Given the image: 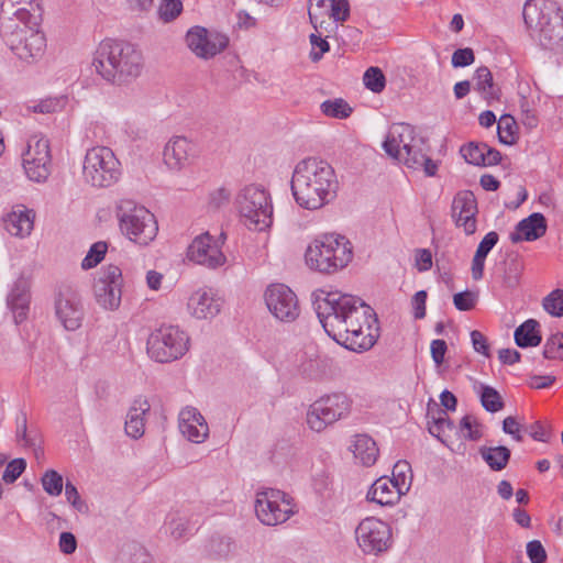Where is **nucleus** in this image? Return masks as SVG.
<instances>
[{"mask_svg": "<svg viewBox=\"0 0 563 563\" xmlns=\"http://www.w3.org/2000/svg\"><path fill=\"white\" fill-rule=\"evenodd\" d=\"M312 51L310 52V58L312 62H318L322 58L323 54L330 49V45L325 38L321 37V34H310L309 36Z\"/></svg>", "mask_w": 563, "mask_h": 563, "instance_id": "obj_54", "label": "nucleus"}, {"mask_svg": "<svg viewBox=\"0 0 563 563\" xmlns=\"http://www.w3.org/2000/svg\"><path fill=\"white\" fill-rule=\"evenodd\" d=\"M58 547L64 554H73L77 549V539L71 532H62Z\"/></svg>", "mask_w": 563, "mask_h": 563, "instance_id": "obj_64", "label": "nucleus"}, {"mask_svg": "<svg viewBox=\"0 0 563 563\" xmlns=\"http://www.w3.org/2000/svg\"><path fill=\"white\" fill-rule=\"evenodd\" d=\"M478 212L475 195L471 190L459 191L452 201V218L457 228L471 235L476 231Z\"/></svg>", "mask_w": 563, "mask_h": 563, "instance_id": "obj_21", "label": "nucleus"}, {"mask_svg": "<svg viewBox=\"0 0 563 563\" xmlns=\"http://www.w3.org/2000/svg\"><path fill=\"white\" fill-rule=\"evenodd\" d=\"M65 497H66L67 501L77 511L84 514L88 510L87 504L84 500H81L76 486L70 482H66V484H65Z\"/></svg>", "mask_w": 563, "mask_h": 563, "instance_id": "obj_55", "label": "nucleus"}, {"mask_svg": "<svg viewBox=\"0 0 563 563\" xmlns=\"http://www.w3.org/2000/svg\"><path fill=\"white\" fill-rule=\"evenodd\" d=\"M547 232V221L542 213L534 212L528 218L521 220L514 232L510 233V241L518 243L522 240L534 241L543 236Z\"/></svg>", "mask_w": 563, "mask_h": 563, "instance_id": "obj_26", "label": "nucleus"}, {"mask_svg": "<svg viewBox=\"0 0 563 563\" xmlns=\"http://www.w3.org/2000/svg\"><path fill=\"white\" fill-rule=\"evenodd\" d=\"M233 542L228 537H212L208 544V552L214 559H224L228 558L232 552Z\"/></svg>", "mask_w": 563, "mask_h": 563, "instance_id": "obj_41", "label": "nucleus"}, {"mask_svg": "<svg viewBox=\"0 0 563 563\" xmlns=\"http://www.w3.org/2000/svg\"><path fill=\"white\" fill-rule=\"evenodd\" d=\"M499 236L495 231L488 232L479 242L475 253H477L478 256L483 255L486 257L492 249L497 244Z\"/></svg>", "mask_w": 563, "mask_h": 563, "instance_id": "obj_62", "label": "nucleus"}, {"mask_svg": "<svg viewBox=\"0 0 563 563\" xmlns=\"http://www.w3.org/2000/svg\"><path fill=\"white\" fill-rule=\"evenodd\" d=\"M108 250V245L106 242L99 241L91 245L87 255L81 262V267L84 269H90L97 266L104 257Z\"/></svg>", "mask_w": 563, "mask_h": 563, "instance_id": "obj_48", "label": "nucleus"}, {"mask_svg": "<svg viewBox=\"0 0 563 563\" xmlns=\"http://www.w3.org/2000/svg\"><path fill=\"white\" fill-rule=\"evenodd\" d=\"M329 4L330 0H309L308 15L317 32L323 26L324 21L319 22V18L328 12Z\"/></svg>", "mask_w": 563, "mask_h": 563, "instance_id": "obj_46", "label": "nucleus"}, {"mask_svg": "<svg viewBox=\"0 0 563 563\" xmlns=\"http://www.w3.org/2000/svg\"><path fill=\"white\" fill-rule=\"evenodd\" d=\"M179 430L194 443H201L209 435L207 421L195 407H186L179 412Z\"/></svg>", "mask_w": 563, "mask_h": 563, "instance_id": "obj_23", "label": "nucleus"}, {"mask_svg": "<svg viewBox=\"0 0 563 563\" xmlns=\"http://www.w3.org/2000/svg\"><path fill=\"white\" fill-rule=\"evenodd\" d=\"M475 55L472 48H459L452 54V66L455 68L466 67L474 63Z\"/></svg>", "mask_w": 563, "mask_h": 563, "instance_id": "obj_58", "label": "nucleus"}, {"mask_svg": "<svg viewBox=\"0 0 563 563\" xmlns=\"http://www.w3.org/2000/svg\"><path fill=\"white\" fill-rule=\"evenodd\" d=\"M255 512L258 520L266 526H277L294 514L287 495L278 489L267 488L256 494Z\"/></svg>", "mask_w": 563, "mask_h": 563, "instance_id": "obj_14", "label": "nucleus"}, {"mask_svg": "<svg viewBox=\"0 0 563 563\" xmlns=\"http://www.w3.org/2000/svg\"><path fill=\"white\" fill-rule=\"evenodd\" d=\"M404 493L388 477L376 479L369 487L366 498L382 506L394 505Z\"/></svg>", "mask_w": 563, "mask_h": 563, "instance_id": "obj_28", "label": "nucleus"}, {"mask_svg": "<svg viewBox=\"0 0 563 563\" xmlns=\"http://www.w3.org/2000/svg\"><path fill=\"white\" fill-rule=\"evenodd\" d=\"M527 555L531 563H545L547 551L539 540H532L527 543Z\"/></svg>", "mask_w": 563, "mask_h": 563, "instance_id": "obj_59", "label": "nucleus"}, {"mask_svg": "<svg viewBox=\"0 0 563 563\" xmlns=\"http://www.w3.org/2000/svg\"><path fill=\"white\" fill-rule=\"evenodd\" d=\"M186 42L197 57L209 59L227 48L229 38L221 33L195 26L187 32Z\"/></svg>", "mask_w": 563, "mask_h": 563, "instance_id": "obj_19", "label": "nucleus"}, {"mask_svg": "<svg viewBox=\"0 0 563 563\" xmlns=\"http://www.w3.org/2000/svg\"><path fill=\"white\" fill-rule=\"evenodd\" d=\"M225 234L222 232L218 239L205 232L194 239L188 246L187 257L199 265L208 268H217L225 263V256L221 251L224 244Z\"/></svg>", "mask_w": 563, "mask_h": 563, "instance_id": "obj_16", "label": "nucleus"}, {"mask_svg": "<svg viewBox=\"0 0 563 563\" xmlns=\"http://www.w3.org/2000/svg\"><path fill=\"white\" fill-rule=\"evenodd\" d=\"M522 15L529 35L542 48L563 52V9L553 0H527Z\"/></svg>", "mask_w": 563, "mask_h": 563, "instance_id": "obj_4", "label": "nucleus"}, {"mask_svg": "<svg viewBox=\"0 0 563 563\" xmlns=\"http://www.w3.org/2000/svg\"><path fill=\"white\" fill-rule=\"evenodd\" d=\"M516 129V121L510 114L501 115L497 126L499 142L505 145L515 144L517 141Z\"/></svg>", "mask_w": 563, "mask_h": 563, "instance_id": "obj_38", "label": "nucleus"}, {"mask_svg": "<svg viewBox=\"0 0 563 563\" xmlns=\"http://www.w3.org/2000/svg\"><path fill=\"white\" fill-rule=\"evenodd\" d=\"M41 483L43 489L49 496L56 497L59 496L63 492V477L58 472L54 470H47L43 474Z\"/></svg>", "mask_w": 563, "mask_h": 563, "instance_id": "obj_42", "label": "nucleus"}, {"mask_svg": "<svg viewBox=\"0 0 563 563\" xmlns=\"http://www.w3.org/2000/svg\"><path fill=\"white\" fill-rule=\"evenodd\" d=\"M23 156L37 159V163H41V159L52 162L48 140L44 136H32Z\"/></svg>", "mask_w": 563, "mask_h": 563, "instance_id": "obj_36", "label": "nucleus"}, {"mask_svg": "<svg viewBox=\"0 0 563 563\" xmlns=\"http://www.w3.org/2000/svg\"><path fill=\"white\" fill-rule=\"evenodd\" d=\"M542 306L544 310L556 318L563 316V290L558 288L552 290L543 298Z\"/></svg>", "mask_w": 563, "mask_h": 563, "instance_id": "obj_44", "label": "nucleus"}, {"mask_svg": "<svg viewBox=\"0 0 563 563\" xmlns=\"http://www.w3.org/2000/svg\"><path fill=\"white\" fill-rule=\"evenodd\" d=\"M427 419L430 434L444 443V440L441 438V435L445 432V430H452L454 428V424L449 418L446 411L437 404H429L427 410Z\"/></svg>", "mask_w": 563, "mask_h": 563, "instance_id": "obj_31", "label": "nucleus"}, {"mask_svg": "<svg viewBox=\"0 0 563 563\" xmlns=\"http://www.w3.org/2000/svg\"><path fill=\"white\" fill-rule=\"evenodd\" d=\"M188 530V521L186 517L178 512L168 514L165 520V532L174 539H179Z\"/></svg>", "mask_w": 563, "mask_h": 563, "instance_id": "obj_40", "label": "nucleus"}, {"mask_svg": "<svg viewBox=\"0 0 563 563\" xmlns=\"http://www.w3.org/2000/svg\"><path fill=\"white\" fill-rule=\"evenodd\" d=\"M477 296L468 290L457 292L453 296V303L460 311H468L474 308Z\"/></svg>", "mask_w": 563, "mask_h": 563, "instance_id": "obj_57", "label": "nucleus"}, {"mask_svg": "<svg viewBox=\"0 0 563 563\" xmlns=\"http://www.w3.org/2000/svg\"><path fill=\"white\" fill-rule=\"evenodd\" d=\"M43 9L40 0H2L0 20L20 25H41Z\"/></svg>", "mask_w": 563, "mask_h": 563, "instance_id": "obj_20", "label": "nucleus"}, {"mask_svg": "<svg viewBox=\"0 0 563 563\" xmlns=\"http://www.w3.org/2000/svg\"><path fill=\"white\" fill-rule=\"evenodd\" d=\"M479 398L483 408L488 412H497L504 408L503 398L494 387L482 385Z\"/></svg>", "mask_w": 563, "mask_h": 563, "instance_id": "obj_39", "label": "nucleus"}, {"mask_svg": "<svg viewBox=\"0 0 563 563\" xmlns=\"http://www.w3.org/2000/svg\"><path fill=\"white\" fill-rule=\"evenodd\" d=\"M410 472V466L407 462H397L393 468V481L397 483V487L405 494L409 489L410 476L407 473Z\"/></svg>", "mask_w": 563, "mask_h": 563, "instance_id": "obj_52", "label": "nucleus"}, {"mask_svg": "<svg viewBox=\"0 0 563 563\" xmlns=\"http://www.w3.org/2000/svg\"><path fill=\"white\" fill-rule=\"evenodd\" d=\"M383 147L390 157L406 167L413 170L422 169L428 177L437 175L438 164L426 154V142L423 137L416 134L412 125L393 124Z\"/></svg>", "mask_w": 563, "mask_h": 563, "instance_id": "obj_5", "label": "nucleus"}, {"mask_svg": "<svg viewBox=\"0 0 563 563\" xmlns=\"http://www.w3.org/2000/svg\"><path fill=\"white\" fill-rule=\"evenodd\" d=\"M521 429L522 427L515 417H506L503 421V431L510 434L517 442L522 441Z\"/></svg>", "mask_w": 563, "mask_h": 563, "instance_id": "obj_61", "label": "nucleus"}, {"mask_svg": "<svg viewBox=\"0 0 563 563\" xmlns=\"http://www.w3.org/2000/svg\"><path fill=\"white\" fill-rule=\"evenodd\" d=\"M320 109L324 115L335 119H345L352 113V108L342 98L325 100L321 103Z\"/></svg>", "mask_w": 563, "mask_h": 563, "instance_id": "obj_37", "label": "nucleus"}, {"mask_svg": "<svg viewBox=\"0 0 563 563\" xmlns=\"http://www.w3.org/2000/svg\"><path fill=\"white\" fill-rule=\"evenodd\" d=\"M235 203L243 223L250 230L262 232L273 224V202L264 186H244L236 195Z\"/></svg>", "mask_w": 563, "mask_h": 563, "instance_id": "obj_7", "label": "nucleus"}, {"mask_svg": "<svg viewBox=\"0 0 563 563\" xmlns=\"http://www.w3.org/2000/svg\"><path fill=\"white\" fill-rule=\"evenodd\" d=\"M231 198V192L224 188L220 187L214 189L209 195V206L214 209H219L229 203Z\"/></svg>", "mask_w": 563, "mask_h": 563, "instance_id": "obj_60", "label": "nucleus"}, {"mask_svg": "<svg viewBox=\"0 0 563 563\" xmlns=\"http://www.w3.org/2000/svg\"><path fill=\"white\" fill-rule=\"evenodd\" d=\"M474 89L482 96V98L490 104L500 98V89L495 85L492 71L486 67H478L474 75Z\"/></svg>", "mask_w": 563, "mask_h": 563, "instance_id": "obj_30", "label": "nucleus"}, {"mask_svg": "<svg viewBox=\"0 0 563 563\" xmlns=\"http://www.w3.org/2000/svg\"><path fill=\"white\" fill-rule=\"evenodd\" d=\"M188 309L197 319H210L220 312L221 299L211 289H199L190 296Z\"/></svg>", "mask_w": 563, "mask_h": 563, "instance_id": "obj_25", "label": "nucleus"}, {"mask_svg": "<svg viewBox=\"0 0 563 563\" xmlns=\"http://www.w3.org/2000/svg\"><path fill=\"white\" fill-rule=\"evenodd\" d=\"M8 306L11 308L15 323H21L27 317L30 295L22 284H16L8 296Z\"/></svg>", "mask_w": 563, "mask_h": 563, "instance_id": "obj_32", "label": "nucleus"}, {"mask_svg": "<svg viewBox=\"0 0 563 563\" xmlns=\"http://www.w3.org/2000/svg\"><path fill=\"white\" fill-rule=\"evenodd\" d=\"M118 217L122 233L140 245L152 242L158 231L154 214L143 206L124 200L118 207Z\"/></svg>", "mask_w": 563, "mask_h": 563, "instance_id": "obj_10", "label": "nucleus"}, {"mask_svg": "<svg viewBox=\"0 0 563 563\" xmlns=\"http://www.w3.org/2000/svg\"><path fill=\"white\" fill-rule=\"evenodd\" d=\"M506 267L504 271L503 280L508 288H514L519 284L520 274L522 271V263L517 258L512 257L505 263Z\"/></svg>", "mask_w": 563, "mask_h": 563, "instance_id": "obj_49", "label": "nucleus"}, {"mask_svg": "<svg viewBox=\"0 0 563 563\" xmlns=\"http://www.w3.org/2000/svg\"><path fill=\"white\" fill-rule=\"evenodd\" d=\"M350 242L342 235L323 234L314 239L306 251L307 265L320 273L332 274L352 260Z\"/></svg>", "mask_w": 563, "mask_h": 563, "instance_id": "obj_6", "label": "nucleus"}, {"mask_svg": "<svg viewBox=\"0 0 563 563\" xmlns=\"http://www.w3.org/2000/svg\"><path fill=\"white\" fill-rule=\"evenodd\" d=\"M335 23H343L350 16V3L347 0H331L325 13Z\"/></svg>", "mask_w": 563, "mask_h": 563, "instance_id": "obj_50", "label": "nucleus"}, {"mask_svg": "<svg viewBox=\"0 0 563 563\" xmlns=\"http://www.w3.org/2000/svg\"><path fill=\"white\" fill-rule=\"evenodd\" d=\"M460 431L463 432V438L470 441H477L483 435L481 423L471 415H466L461 419Z\"/></svg>", "mask_w": 563, "mask_h": 563, "instance_id": "obj_47", "label": "nucleus"}, {"mask_svg": "<svg viewBox=\"0 0 563 563\" xmlns=\"http://www.w3.org/2000/svg\"><path fill=\"white\" fill-rule=\"evenodd\" d=\"M265 302L271 313L279 321L292 322L300 313L296 294L284 284H273L265 291Z\"/></svg>", "mask_w": 563, "mask_h": 563, "instance_id": "obj_17", "label": "nucleus"}, {"mask_svg": "<svg viewBox=\"0 0 563 563\" xmlns=\"http://www.w3.org/2000/svg\"><path fill=\"white\" fill-rule=\"evenodd\" d=\"M189 338L174 325L161 327L147 339L148 356L159 363L180 358L188 351Z\"/></svg>", "mask_w": 563, "mask_h": 563, "instance_id": "obj_12", "label": "nucleus"}, {"mask_svg": "<svg viewBox=\"0 0 563 563\" xmlns=\"http://www.w3.org/2000/svg\"><path fill=\"white\" fill-rule=\"evenodd\" d=\"M563 333L552 335L547 340L543 349V355L548 360H555L561 357L563 340H561Z\"/></svg>", "mask_w": 563, "mask_h": 563, "instance_id": "obj_56", "label": "nucleus"}, {"mask_svg": "<svg viewBox=\"0 0 563 563\" xmlns=\"http://www.w3.org/2000/svg\"><path fill=\"white\" fill-rule=\"evenodd\" d=\"M122 271L117 265L102 267L93 284V295L97 303L104 310H115L121 303Z\"/></svg>", "mask_w": 563, "mask_h": 563, "instance_id": "obj_15", "label": "nucleus"}, {"mask_svg": "<svg viewBox=\"0 0 563 563\" xmlns=\"http://www.w3.org/2000/svg\"><path fill=\"white\" fill-rule=\"evenodd\" d=\"M482 459L492 471L499 472L506 468L510 460V450L507 446H482L479 448Z\"/></svg>", "mask_w": 563, "mask_h": 563, "instance_id": "obj_33", "label": "nucleus"}, {"mask_svg": "<svg viewBox=\"0 0 563 563\" xmlns=\"http://www.w3.org/2000/svg\"><path fill=\"white\" fill-rule=\"evenodd\" d=\"M484 150H486L485 143L470 142L461 147V154L467 163L483 166L485 164Z\"/></svg>", "mask_w": 563, "mask_h": 563, "instance_id": "obj_43", "label": "nucleus"}, {"mask_svg": "<svg viewBox=\"0 0 563 563\" xmlns=\"http://www.w3.org/2000/svg\"><path fill=\"white\" fill-rule=\"evenodd\" d=\"M354 459L363 466H372L377 461L379 450L376 442L367 434H356L350 445Z\"/></svg>", "mask_w": 563, "mask_h": 563, "instance_id": "obj_29", "label": "nucleus"}, {"mask_svg": "<svg viewBox=\"0 0 563 563\" xmlns=\"http://www.w3.org/2000/svg\"><path fill=\"white\" fill-rule=\"evenodd\" d=\"M355 540L365 555L379 556L391 548L393 530L387 522L367 517L355 528Z\"/></svg>", "mask_w": 563, "mask_h": 563, "instance_id": "obj_13", "label": "nucleus"}, {"mask_svg": "<svg viewBox=\"0 0 563 563\" xmlns=\"http://www.w3.org/2000/svg\"><path fill=\"white\" fill-rule=\"evenodd\" d=\"M471 340L475 352L481 353L487 357L489 356V345L485 335L481 331L473 330L471 332Z\"/></svg>", "mask_w": 563, "mask_h": 563, "instance_id": "obj_63", "label": "nucleus"}, {"mask_svg": "<svg viewBox=\"0 0 563 563\" xmlns=\"http://www.w3.org/2000/svg\"><path fill=\"white\" fill-rule=\"evenodd\" d=\"M339 181L333 167L325 161L309 157L300 161L291 177L296 202L307 210H317L336 196Z\"/></svg>", "mask_w": 563, "mask_h": 563, "instance_id": "obj_2", "label": "nucleus"}, {"mask_svg": "<svg viewBox=\"0 0 563 563\" xmlns=\"http://www.w3.org/2000/svg\"><path fill=\"white\" fill-rule=\"evenodd\" d=\"M23 168L27 178L32 181L43 183L51 174V161L37 159L23 156Z\"/></svg>", "mask_w": 563, "mask_h": 563, "instance_id": "obj_35", "label": "nucleus"}, {"mask_svg": "<svg viewBox=\"0 0 563 563\" xmlns=\"http://www.w3.org/2000/svg\"><path fill=\"white\" fill-rule=\"evenodd\" d=\"M516 344L520 347L537 346L541 342V334L539 332V322L534 319H529L519 325L515 331Z\"/></svg>", "mask_w": 563, "mask_h": 563, "instance_id": "obj_34", "label": "nucleus"}, {"mask_svg": "<svg viewBox=\"0 0 563 563\" xmlns=\"http://www.w3.org/2000/svg\"><path fill=\"white\" fill-rule=\"evenodd\" d=\"M195 145L184 136L172 137L163 152L164 163L169 169L180 170L194 155Z\"/></svg>", "mask_w": 563, "mask_h": 563, "instance_id": "obj_24", "label": "nucleus"}, {"mask_svg": "<svg viewBox=\"0 0 563 563\" xmlns=\"http://www.w3.org/2000/svg\"><path fill=\"white\" fill-rule=\"evenodd\" d=\"M353 400L344 393H331L316 399L308 408L306 422L310 430L322 432L352 411Z\"/></svg>", "mask_w": 563, "mask_h": 563, "instance_id": "obj_8", "label": "nucleus"}, {"mask_svg": "<svg viewBox=\"0 0 563 563\" xmlns=\"http://www.w3.org/2000/svg\"><path fill=\"white\" fill-rule=\"evenodd\" d=\"M151 405L144 397L134 399L129 409L125 420V432L133 439H139L145 431V415L148 413Z\"/></svg>", "mask_w": 563, "mask_h": 563, "instance_id": "obj_27", "label": "nucleus"}, {"mask_svg": "<svg viewBox=\"0 0 563 563\" xmlns=\"http://www.w3.org/2000/svg\"><path fill=\"white\" fill-rule=\"evenodd\" d=\"M364 85L375 93H379L386 86V79L380 68L369 67L363 76Z\"/></svg>", "mask_w": 563, "mask_h": 563, "instance_id": "obj_45", "label": "nucleus"}, {"mask_svg": "<svg viewBox=\"0 0 563 563\" xmlns=\"http://www.w3.org/2000/svg\"><path fill=\"white\" fill-rule=\"evenodd\" d=\"M183 11L180 0H162L158 7V16L164 22L175 20Z\"/></svg>", "mask_w": 563, "mask_h": 563, "instance_id": "obj_51", "label": "nucleus"}, {"mask_svg": "<svg viewBox=\"0 0 563 563\" xmlns=\"http://www.w3.org/2000/svg\"><path fill=\"white\" fill-rule=\"evenodd\" d=\"M26 467V462L24 459H14L11 462L8 463L2 479L8 483H14L20 475L24 472Z\"/></svg>", "mask_w": 563, "mask_h": 563, "instance_id": "obj_53", "label": "nucleus"}, {"mask_svg": "<svg viewBox=\"0 0 563 563\" xmlns=\"http://www.w3.org/2000/svg\"><path fill=\"white\" fill-rule=\"evenodd\" d=\"M54 308L57 320L67 331L80 328L85 309L77 291L69 287L62 289L56 296Z\"/></svg>", "mask_w": 563, "mask_h": 563, "instance_id": "obj_18", "label": "nucleus"}, {"mask_svg": "<svg viewBox=\"0 0 563 563\" xmlns=\"http://www.w3.org/2000/svg\"><path fill=\"white\" fill-rule=\"evenodd\" d=\"M35 211L24 205L12 207L3 218L5 231L15 238L25 239L34 229Z\"/></svg>", "mask_w": 563, "mask_h": 563, "instance_id": "obj_22", "label": "nucleus"}, {"mask_svg": "<svg viewBox=\"0 0 563 563\" xmlns=\"http://www.w3.org/2000/svg\"><path fill=\"white\" fill-rule=\"evenodd\" d=\"M82 174L92 186L109 187L120 178V162L109 147L96 146L86 153Z\"/></svg>", "mask_w": 563, "mask_h": 563, "instance_id": "obj_11", "label": "nucleus"}, {"mask_svg": "<svg viewBox=\"0 0 563 563\" xmlns=\"http://www.w3.org/2000/svg\"><path fill=\"white\" fill-rule=\"evenodd\" d=\"M313 306L327 334L354 352L369 350L377 339V319L361 298L339 290L318 289Z\"/></svg>", "mask_w": 563, "mask_h": 563, "instance_id": "obj_1", "label": "nucleus"}, {"mask_svg": "<svg viewBox=\"0 0 563 563\" xmlns=\"http://www.w3.org/2000/svg\"><path fill=\"white\" fill-rule=\"evenodd\" d=\"M92 65L104 80L121 85L141 75L143 56L131 43L104 40L95 52Z\"/></svg>", "mask_w": 563, "mask_h": 563, "instance_id": "obj_3", "label": "nucleus"}, {"mask_svg": "<svg viewBox=\"0 0 563 563\" xmlns=\"http://www.w3.org/2000/svg\"><path fill=\"white\" fill-rule=\"evenodd\" d=\"M0 32L15 56L30 62L41 57L46 47V40L40 25H20L16 21L0 24Z\"/></svg>", "mask_w": 563, "mask_h": 563, "instance_id": "obj_9", "label": "nucleus"}]
</instances>
